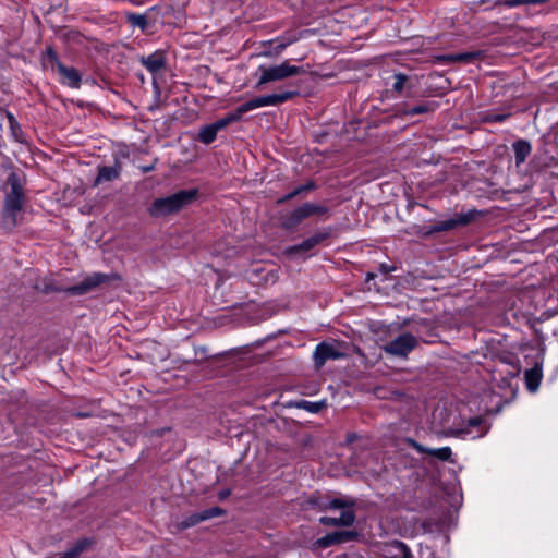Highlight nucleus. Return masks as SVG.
<instances>
[{
	"label": "nucleus",
	"instance_id": "nucleus-1",
	"mask_svg": "<svg viewBox=\"0 0 558 558\" xmlns=\"http://www.w3.org/2000/svg\"><path fill=\"white\" fill-rule=\"evenodd\" d=\"M298 95V90H286L279 94H270L255 97L239 106L233 112H230L226 114L223 118L215 121L214 123H210V125L218 133L229 124L240 121L242 119V116L251 110L268 106H278Z\"/></svg>",
	"mask_w": 558,
	"mask_h": 558
},
{
	"label": "nucleus",
	"instance_id": "nucleus-2",
	"mask_svg": "<svg viewBox=\"0 0 558 558\" xmlns=\"http://www.w3.org/2000/svg\"><path fill=\"white\" fill-rule=\"evenodd\" d=\"M7 182L10 190L4 196L2 222L7 228L12 229L19 223V216L25 204V193L21 178L15 172L9 174Z\"/></svg>",
	"mask_w": 558,
	"mask_h": 558
},
{
	"label": "nucleus",
	"instance_id": "nucleus-3",
	"mask_svg": "<svg viewBox=\"0 0 558 558\" xmlns=\"http://www.w3.org/2000/svg\"><path fill=\"white\" fill-rule=\"evenodd\" d=\"M197 191L181 190L172 195L156 198L149 206L148 213L151 217H165L180 211L190 205L196 197Z\"/></svg>",
	"mask_w": 558,
	"mask_h": 558
},
{
	"label": "nucleus",
	"instance_id": "nucleus-4",
	"mask_svg": "<svg viewBox=\"0 0 558 558\" xmlns=\"http://www.w3.org/2000/svg\"><path fill=\"white\" fill-rule=\"evenodd\" d=\"M109 279V277L101 272H95L87 278H85L81 283L71 286L68 288H61L54 284V280L52 278H45L41 283L36 286V289L44 292H65L71 295H83L98 286L102 284Z\"/></svg>",
	"mask_w": 558,
	"mask_h": 558
},
{
	"label": "nucleus",
	"instance_id": "nucleus-5",
	"mask_svg": "<svg viewBox=\"0 0 558 558\" xmlns=\"http://www.w3.org/2000/svg\"><path fill=\"white\" fill-rule=\"evenodd\" d=\"M303 72L302 68L290 64L288 60L269 66L262 64L257 68L256 73L259 74V78L255 87L260 88L268 83L283 81Z\"/></svg>",
	"mask_w": 558,
	"mask_h": 558
},
{
	"label": "nucleus",
	"instance_id": "nucleus-6",
	"mask_svg": "<svg viewBox=\"0 0 558 558\" xmlns=\"http://www.w3.org/2000/svg\"><path fill=\"white\" fill-rule=\"evenodd\" d=\"M327 213V206L307 202L284 215L281 219V227L286 230H293L301 225L303 220L312 216L325 215Z\"/></svg>",
	"mask_w": 558,
	"mask_h": 558
},
{
	"label": "nucleus",
	"instance_id": "nucleus-7",
	"mask_svg": "<svg viewBox=\"0 0 558 558\" xmlns=\"http://www.w3.org/2000/svg\"><path fill=\"white\" fill-rule=\"evenodd\" d=\"M418 340L410 332L400 333L384 345V351L392 356L407 357L416 348Z\"/></svg>",
	"mask_w": 558,
	"mask_h": 558
},
{
	"label": "nucleus",
	"instance_id": "nucleus-8",
	"mask_svg": "<svg viewBox=\"0 0 558 558\" xmlns=\"http://www.w3.org/2000/svg\"><path fill=\"white\" fill-rule=\"evenodd\" d=\"M331 234L330 228H325L323 230H319L315 232L312 236L305 239L300 244L292 245L287 248V253L291 255H295L302 252H308L316 247L317 245L322 244L324 241L329 239Z\"/></svg>",
	"mask_w": 558,
	"mask_h": 558
},
{
	"label": "nucleus",
	"instance_id": "nucleus-9",
	"mask_svg": "<svg viewBox=\"0 0 558 558\" xmlns=\"http://www.w3.org/2000/svg\"><path fill=\"white\" fill-rule=\"evenodd\" d=\"M314 361L317 367H322L329 360H339L344 356L335 343L320 342L314 351Z\"/></svg>",
	"mask_w": 558,
	"mask_h": 558
},
{
	"label": "nucleus",
	"instance_id": "nucleus-10",
	"mask_svg": "<svg viewBox=\"0 0 558 558\" xmlns=\"http://www.w3.org/2000/svg\"><path fill=\"white\" fill-rule=\"evenodd\" d=\"M484 422L485 420L482 416L471 417L465 425L456 428L452 434L462 438L466 436H471L472 438L483 437L488 432V427H483Z\"/></svg>",
	"mask_w": 558,
	"mask_h": 558
},
{
	"label": "nucleus",
	"instance_id": "nucleus-11",
	"mask_svg": "<svg viewBox=\"0 0 558 558\" xmlns=\"http://www.w3.org/2000/svg\"><path fill=\"white\" fill-rule=\"evenodd\" d=\"M407 442L417 452L421 454H428L434 457L435 459L442 461V462H454L452 459V450L450 447H441L437 449L428 448L423 446L422 444L417 442L416 440L412 438H408Z\"/></svg>",
	"mask_w": 558,
	"mask_h": 558
},
{
	"label": "nucleus",
	"instance_id": "nucleus-12",
	"mask_svg": "<svg viewBox=\"0 0 558 558\" xmlns=\"http://www.w3.org/2000/svg\"><path fill=\"white\" fill-rule=\"evenodd\" d=\"M225 511L220 507H211L209 509L192 513L187 517H185L180 523L179 526L182 530L192 527L197 525L198 523L206 521L208 519L219 517L223 514Z\"/></svg>",
	"mask_w": 558,
	"mask_h": 558
},
{
	"label": "nucleus",
	"instance_id": "nucleus-13",
	"mask_svg": "<svg viewBox=\"0 0 558 558\" xmlns=\"http://www.w3.org/2000/svg\"><path fill=\"white\" fill-rule=\"evenodd\" d=\"M356 533L352 531H336L326 534L315 542L318 548H327L335 544L351 542L356 538Z\"/></svg>",
	"mask_w": 558,
	"mask_h": 558
},
{
	"label": "nucleus",
	"instance_id": "nucleus-14",
	"mask_svg": "<svg viewBox=\"0 0 558 558\" xmlns=\"http://www.w3.org/2000/svg\"><path fill=\"white\" fill-rule=\"evenodd\" d=\"M381 555L385 558H413L409 547L400 541L384 544Z\"/></svg>",
	"mask_w": 558,
	"mask_h": 558
},
{
	"label": "nucleus",
	"instance_id": "nucleus-15",
	"mask_svg": "<svg viewBox=\"0 0 558 558\" xmlns=\"http://www.w3.org/2000/svg\"><path fill=\"white\" fill-rule=\"evenodd\" d=\"M355 521V512L352 509L341 511L340 517H322L319 523L326 526H351Z\"/></svg>",
	"mask_w": 558,
	"mask_h": 558
},
{
	"label": "nucleus",
	"instance_id": "nucleus-16",
	"mask_svg": "<svg viewBox=\"0 0 558 558\" xmlns=\"http://www.w3.org/2000/svg\"><path fill=\"white\" fill-rule=\"evenodd\" d=\"M58 71L61 75V83L71 88H78L81 85L82 76L74 68H68L63 63H58Z\"/></svg>",
	"mask_w": 558,
	"mask_h": 558
},
{
	"label": "nucleus",
	"instance_id": "nucleus-17",
	"mask_svg": "<svg viewBox=\"0 0 558 558\" xmlns=\"http://www.w3.org/2000/svg\"><path fill=\"white\" fill-rule=\"evenodd\" d=\"M543 378V366L542 363H535V365L524 372V379L526 384V388L531 392H535L542 381Z\"/></svg>",
	"mask_w": 558,
	"mask_h": 558
},
{
	"label": "nucleus",
	"instance_id": "nucleus-18",
	"mask_svg": "<svg viewBox=\"0 0 558 558\" xmlns=\"http://www.w3.org/2000/svg\"><path fill=\"white\" fill-rule=\"evenodd\" d=\"M141 62L150 73L159 72L166 64L163 52L160 50H157L147 57H143Z\"/></svg>",
	"mask_w": 558,
	"mask_h": 558
},
{
	"label": "nucleus",
	"instance_id": "nucleus-19",
	"mask_svg": "<svg viewBox=\"0 0 558 558\" xmlns=\"http://www.w3.org/2000/svg\"><path fill=\"white\" fill-rule=\"evenodd\" d=\"M121 172V166L120 163L116 162L114 166L111 167H100L98 170V175L95 180V185H98L101 182H109L113 181L119 178Z\"/></svg>",
	"mask_w": 558,
	"mask_h": 558
},
{
	"label": "nucleus",
	"instance_id": "nucleus-20",
	"mask_svg": "<svg viewBox=\"0 0 558 558\" xmlns=\"http://www.w3.org/2000/svg\"><path fill=\"white\" fill-rule=\"evenodd\" d=\"M354 507H355V500L353 498H350V497H344V498H333L331 500H329L328 502L324 504L323 506V509L325 510H347V509H352L354 510Z\"/></svg>",
	"mask_w": 558,
	"mask_h": 558
},
{
	"label": "nucleus",
	"instance_id": "nucleus-21",
	"mask_svg": "<svg viewBox=\"0 0 558 558\" xmlns=\"http://www.w3.org/2000/svg\"><path fill=\"white\" fill-rule=\"evenodd\" d=\"M513 151L515 157V163L520 165L525 161L526 157L531 154V144L525 140H519L513 143Z\"/></svg>",
	"mask_w": 558,
	"mask_h": 558
},
{
	"label": "nucleus",
	"instance_id": "nucleus-22",
	"mask_svg": "<svg viewBox=\"0 0 558 558\" xmlns=\"http://www.w3.org/2000/svg\"><path fill=\"white\" fill-rule=\"evenodd\" d=\"M7 119L9 122L11 135L14 138V141L17 143H25L26 142L25 134L22 130L21 124L17 122V120L15 119L13 113L7 112Z\"/></svg>",
	"mask_w": 558,
	"mask_h": 558
},
{
	"label": "nucleus",
	"instance_id": "nucleus-23",
	"mask_svg": "<svg viewBox=\"0 0 558 558\" xmlns=\"http://www.w3.org/2000/svg\"><path fill=\"white\" fill-rule=\"evenodd\" d=\"M294 41V39H289V40H283V39H280V38H276L274 40H269V41H266L264 43V45L268 44V45H272V44H276L275 48L272 51H264L262 52L260 54L262 56H265V57H271L272 54H279L281 53L289 45H291L292 43Z\"/></svg>",
	"mask_w": 558,
	"mask_h": 558
},
{
	"label": "nucleus",
	"instance_id": "nucleus-24",
	"mask_svg": "<svg viewBox=\"0 0 558 558\" xmlns=\"http://www.w3.org/2000/svg\"><path fill=\"white\" fill-rule=\"evenodd\" d=\"M314 187H315V184L312 181L306 184L299 185L298 187L293 189L290 193H288L284 196H282L281 198H279L278 203L279 204L286 203L302 193L314 190Z\"/></svg>",
	"mask_w": 558,
	"mask_h": 558
},
{
	"label": "nucleus",
	"instance_id": "nucleus-25",
	"mask_svg": "<svg viewBox=\"0 0 558 558\" xmlns=\"http://www.w3.org/2000/svg\"><path fill=\"white\" fill-rule=\"evenodd\" d=\"M435 109H436V105L434 102H423V104L404 109L403 113L405 116H415V114L427 113V112L434 111Z\"/></svg>",
	"mask_w": 558,
	"mask_h": 558
},
{
	"label": "nucleus",
	"instance_id": "nucleus-26",
	"mask_svg": "<svg viewBox=\"0 0 558 558\" xmlns=\"http://www.w3.org/2000/svg\"><path fill=\"white\" fill-rule=\"evenodd\" d=\"M483 56L481 51H468L461 53H453V63H472Z\"/></svg>",
	"mask_w": 558,
	"mask_h": 558
},
{
	"label": "nucleus",
	"instance_id": "nucleus-27",
	"mask_svg": "<svg viewBox=\"0 0 558 558\" xmlns=\"http://www.w3.org/2000/svg\"><path fill=\"white\" fill-rule=\"evenodd\" d=\"M216 137H217V132L210 124H207L199 130L198 140L203 144L208 145V144L213 143L216 140Z\"/></svg>",
	"mask_w": 558,
	"mask_h": 558
},
{
	"label": "nucleus",
	"instance_id": "nucleus-28",
	"mask_svg": "<svg viewBox=\"0 0 558 558\" xmlns=\"http://www.w3.org/2000/svg\"><path fill=\"white\" fill-rule=\"evenodd\" d=\"M296 407L300 409L306 410L311 413H318L325 407V402L324 401L313 402V401H307V400H301L300 402H298Z\"/></svg>",
	"mask_w": 558,
	"mask_h": 558
},
{
	"label": "nucleus",
	"instance_id": "nucleus-29",
	"mask_svg": "<svg viewBox=\"0 0 558 558\" xmlns=\"http://www.w3.org/2000/svg\"><path fill=\"white\" fill-rule=\"evenodd\" d=\"M510 117V113H494V112H486L482 117L483 122L487 123H501L506 121Z\"/></svg>",
	"mask_w": 558,
	"mask_h": 558
},
{
	"label": "nucleus",
	"instance_id": "nucleus-30",
	"mask_svg": "<svg viewBox=\"0 0 558 558\" xmlns=\"http://www.w3.org/2000/svg\"><path fill=\"white\" fill-rule=\"evenodd\" d=\"M395 82L392 84V89L397 93H401L405 82L408 81V76L402 73H397L393 75Z\"/></svg>",
	"mask_w": 558,
	"mask_h": 558
},
{
	"label": "nucleus",
	"instance_id": "nucleus-31",
	"mask_svg": "<svg viewBox=\"0 0 558 558\" xmlns=\"http://www.w3.org/2000/svg\"><path fill=\"white\" fill-rule=\"evenodd\" d=\"M128 21L133 25V26H140L142 28H144L147 24V20L145 17V15H142V14H135V13H131L129 16H128Z\"/></svg>",
	"mask_w": 558,
	"mask_h": 558
},
{
	"label": "nucleus",
	"instance_id": "nucleus-32",
	"mask_svg": "<svg viewBox=\"0 0 558 558\" xmlns=\"http://www.w3.org/2000/svg\"><path fill=\"white\" fill-rule=\"evenodd\" d=\"M458 226H459L458 219L453 218V219L441 221L436 230L437 231H448Z\"/></svg>",
	"mask_w": 558,
	"mask_h": 558
},
{
	"label": "nucleus",
	"instance_id": "nucleus-33",
	"mask_svg": "<svg viewBox=\"0 0 558 558\" xmlns=\"http://www.w3.org/2000/svg\"><path fill=\"white\" fill-rule=\"evenodd\" d=\"M46 59L51 63V65H54L58 68V63H61L57 52L53 50L52 47H48L45 52Z\"/></svg>",
	"mask_w": 558,
	"mask_h": 558
},
{
	"label": "nucleus",
	"instance_id": "nucleus-34",
	"mask_svg": "<svg viewBox=\"0 0 558 558\" xmlns=\"http://www.w3.org/2000/svg\"><path fill=\"white\" fill-rule=\"evenodd\" d=\"M474 218V213L469 211L466 214L459 215L456 219H458L459 226L468 225Z\"/></svg>",
	"mask_w": 558,
	"mask_h": 558
},
{
	"label": "nucleus",
	"instance_id": "nucleus-35",
	"mask_svg": "<svg viewBox=\"0 0 558 558\" xmlns=\"http://www.w3.org/2000/svg\"><path fill=\"white\" fill-rule=\"evenodd\" d=\"M435 60L440 64H451L453 63V53L436 56Z\"/></svg>",
	"mask_w": 558,
	"mask_h": 558
},
{
	"label": "nucleus",
	"instance_id": "nucleus-36",
	"mask_svg": "<svg viewBox=\"0 0 558 558\" xmlns=\"http://www.w3.org/2000/svg\"><path fill=\"white\" fill-rule=\"evenodd\" d=\"M505 4L508 8H515V7H519V5H522V4H526V0H507L505 2Z\"/></svg>",
	"mask_w": 558,
	"mask_h": 558
},
{
	"label": "nucleus",
	"instance_id": "nucleus-37",
	"mask_svg": "<svg viewBox=\"0 0 558 558\" xmlns=\"http://www.w3.org/2000/svg\"><path fill=\"white\" fill-rule=\"evenodd\" d=\"M548 0H526V4H543Z\"/></svg>",
	"mask_w": 558,
	"mask_h": 558
},
{
	"label": "nucleus",
	"instance_id": "nucleus-38",
	"mask_svg": "<svg viewBox=\"0 0 558 558\" xmlns=\"http://www.w3.org/2000/svg\"><path fill=\"white\" fill-rule=\"evenodd\" d=\"M373 278V275L372 274H367V279H371Z\"/></svg>",
	"mask_w": 558,
	"mask_h": 558
}]
</instances>
